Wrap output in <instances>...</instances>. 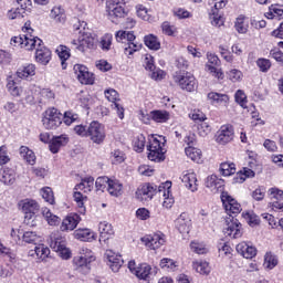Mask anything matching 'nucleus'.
Returning a JSON list of instances; mask_svg holds the SVG:
<instances>
[{
	"mask_svg": "<svg viewBox=\"0 0 283 283\" xmlns=\"http://www.w3.org/2000/svg\"><path fill=\"white\" fill-rule=\"evenodd\" d=\"M107 192L109 193V196H113L114 198L123 196V184H120L118 179H111Z\"/></svg>",
	"mask_w": 283,
	"mask_h": 283,
	"instance_id": "obj_39",
	"label": "nucleus"
},
{
	"mask_svg": "<svg viewBox=\"0 0 283 283\" xmlns=\"http://www.w3.org/2000/svg\"><path fill=\"white\" fill-rule=\"evenodd\" d=\"M234 28L239 34H247V32H249V21H247V17L239 15L234 22Z\"/></svg>",
	"mask_w": 283,
	"mask_h": 283,
	"instance_id": "obj_49",
	"label": "nucleus"
},
{
	"mask_svg": "<svg viewBox=\"0 0 283 283\" xmlns=\"http://www.w3.org/2000/svg\"><path fill=\"white\" fill-rule=\"evenodd\" d=\"M132 0H106L105 12L112 23H118L120 19H125L129 14L127 3Z\"/></svg>",
	"mask_w": 283,
	"mask_h": 283,
	"instance_id": "obj_2",
	"label": "nucleus"
},
{
	"mask_svg": "<svg viewBox=\"0 0 283 283\" xmlns=\"http://www.w3.org/2000/svg\"><path fill=\"white\" fill-rule=\"evenodd\" d=\"M99 242H107L114 234V228L106 221H102L98 224Z\"/></svg>",
	"mask_w": 283,
	"mask_h": 283,
	"instance_id": "obj_29",
	"label": "nucleus"
},
{
	"mask_svg": "<svg viewBox=\"0 0 283 283\" xmlns=\"http://www.w3.org/2000/svg\"><path fill=\"white\" fill-rule=\"evenodd\" d=\"M62 120L64 124L70 126L73 123H76V120H78V114H76L74 111H66L64 112Z\"/></svg>",
	"mask_w": 283,
	"mask_h": 283,
	"instance_id": "obj_62",
	"label": "nucleus"
},
{
	"mask_svg": "<svg viewBox=\"0 0 283 283\" xmlns=\"http://www.w3.org/2000/svg\"><path fill=\"white\" fill-rule=\"evenodd\" d=\"M268 197L270 198V200H272V202L283 200V190L275 187L270 188L268 190Z\"/></svg>",
	"mask_w": 283,
	"mask_h": 283,
	"instance_id": "obj_64",
	"label": "nucleus"
},
{
	"mask_svg": "<svg viewBox=\"0 0 283 283\" xmlns=\"http://www.w3.org/2000/svg\"><path fill=\"white\" fill-rule=\"evenodd\" d=\"M49 244L55 253H59L62 260H70L72 258V250L67 248V239L61 232H52Z\"/></svg>",
	"mask_w": 283,
	"mask_h": 283,
	"instance_id": "obj_5",
	"label": "nucleus"
},
{
	"mask_svg": "<svg viewBox=\"0 0 283 283\" xmlns=\"http://www.w3.org/2000/svg\"><path fill=\"white\" fill-rule=\"evenodd\" d=\"M220 200L229 218H238L242 213V205L233 196L229 195L228 191L221 192Z\"/></svg>",
	"mask_w": 283,
	"mask_h": 283,
	"instance_id": "obj_9",
	"label": "nucleus"
},
{
	"mask_svg": "<svg viewBox=\"0 0 283 283\" xmlns=\"http://www.w3.org/2000/svg\"><path fill=\"white\" fill-rule=\"evenodd\" d=\"M235 137V130L231 124L222 125L217 135V143L219 145H227Z\"/></svg>",
	"mask_w": 283,
	"mask_h": 283,
	"instance_id": "obj_22",
	"label": "nucleus"
},
{
	"mask_svg": "<svg viewBox=\"0 0 283 283\" xmlns=\"http://www.w3.org/2000/svg\"><path fill=\"white\" fill-rule=\"evenodd\" d=\"M40 193L43 198V200H45V202H48L49 205H54L55 199H54V191L52 190L51 187H44L40 190Z\"/></svg>",
	"mask_w": 283,
	"mask_h": 283,
	"instance_id": "obj_60",
	"label": "nucleus"
},
{
	"mask_svg": "<svg viewBox=\"0 0 283 283\" xmlns=\"http://www.w3.org/2000/svg\"><path fill=\"white\" fill-rule=\"evenodd\" d=\"M105 258L107 260V265L113 271V273H118L123 264H125L123 255L114 252L113 250H106Z\"/></svg>",
	"mask_w": 283,
	"mask_h": 283,
	"instance_id": "obj_17",
	"label": "nucleus"
},
{
	"mask_svg": "<svg viewBox=\"0 0 283 283\" xmlns=\"http://www.w3.org/2000/svg\"><path fill=\"white\" fill-rule=\"evenodd\" d=\"M171 181H166L158 188L159 193H163L164 197L163 207H165V209H171L176 202L174 193H171Z\"/></svg>",
	"mask_w": 283,
	"mask_h": 283,
	"instance_id": "obj_19",
	"label": "nucleus"
},
{
	"mask_svg": "<svg viewBox=\"0 0 283 283\" xmlns=\"http://www.w3.org/2000/svg\"><path fill=\"white\" fill-rule=\"evenodd\" d=\"M112 165H123L127 160V155L120 149H115L111 153Z\"/></svg>",
	"mask_w": 283,
	"mask_h": 283,
	"instance_id": "obj_54",
	"label": "nucleus"
},
{
	"mask_svg": "<svg viewBox=\"0 0 283 283\" xmlns=\"http://www.w3.org/2000/svg\"><path fill=\"white\" fill-rule=\"evenodd\" d=\"M42 216L45 218L48 224H50V227H59L61 224V218L54 213H52V211H50V209L45 208L42 211Z\"/></svg>",
	"mask_w": 283,
	"mask_h": 283,
	"instance_id": "obj_50",
	"label": "nucleus"
},
{
	"mask_svg": "<svg viewBox=\"0 0 283 283\" xmlns=\"http://www.w3.org/2000/svg\"><path fill=\"white\" fill-rule=\"evenodd\" d=\"M135 275L138 277V280H149L151 275V265L147 263H140L137 266V271H135Z\"/></svg>",
	"mask_w": 283,
	"mask_h": 283,
	"instance_id": "obj_42",
	"label": "nucleus"
},
{
	"mask_svg": "<svg viewBox=\"0 0 283 283\" xmlns=\"http://www.w3.org/2000/svg\"><path fill=\"white\" fill-rule=\"evenodd\" d=\"M94 190V177L87 176L81 179L80 184H76L73 188V200L77 206L78 213L85 216L87 209L85 203L87 201V195Z\"/></svg>",
	"mask_w": 283,
	"mask_h": 283,
	"instance_id": "obj_1",
	"label": "nucleus"
},
{
	"mask_svg": "<svg viewBox=\"0 0 283 283\" xmlns=\"http://www.w3.org/2000/svg\"><path fill=\"white\" fill-rule=\"evenodd\" d=\"M266 19H277L282 21L283 19V6L282 4H271L269 11L265 12Z\"/></svg>",
	"mask_w": 283,
	"mask_h": 283,
	"instance_id": "obj_40",
	"label": "nucleus"
},
{
	"mask_svg": "<svg viewBox=\"0 0 283 283\" xmlns=\"http://www.w3.org/2000/svg\"><path fill=\"white\" fill-rule=\"evenodd\" d=\"M44 129H59L63 125V114L55 107H49L42 115Z\"/></svg>",
	"mask_w": 283,
	"mask_h": 283,
	"instance_id": "obj_7",
	"label": "nucleus"
},
{
	"mask_svg": "<svg viewBox=\"0 0 283 283\" xmlns=\"http://www.w3.org/2000/svg\"><path fill=\"white\" fill-rule=\"evenodd\" d=\"M272 66L273 63H271V60L266 57H259L256 60V67H259L260 72H262L263 74H266V72H269Z\"/></svg>",
	"mask_w": 283,
	"mask_h": 283,
	"instance_id": "obj_59",
	"label": "nucleus"
},
{
	"mask_svg": "<svg viewBox=\"0 0 283 283\" xmlns=\"http://www.w3.org/2000/svg\"><path fill=\"white\" fill-rule=\"evenodd\" d=\"M181 181L189 191H196L198 189V176L196 172H187L182 176Z\"/></svg>",
	"mask_w": 283,
	"mask_h": 283,
	"instance_id": "obj_32",
	"label": "nucleus"
},
{
	"mask_svg": "<svg viewBox=\"0 0 283 283\" xmlns=\"http://www.w3.org/2000/svg\"><path fill=\"white\" fill-rule=\"evenodd\" d=\"M160 186L151 182H144L139 185L135 191V198L139 202H149V200H154L156 193H158V189Z\"/></svg>",
	"mask_w": 283,
	"mask_h": 283,
	"instance_id": "obj_10",
	"label": "nucleus"
},
{
	"mask_svg": "<svg viewBox=\"0 0 283 283\" xmlns=\"http://www.w3.org/2000/svg\"><path fill=\"white\" fill-rule=\"evenodd\" d=\"M73 237L80 242H94L96 240V233L88 228H80L74 230Z\"/></svg>",
	"mask_w": 283,
	"mask_h": 283,
	"instance_id": "obj_25",
	"label": "nucleus"
},
{
	"mask_svg": "<svg viewBox=\"0 0 283 283\" xmlns=\"http://www.w3.org/2000/svg\"><path fill=\"white\" fill-rule=\"evenodd\" d=\"M69 143L70 137L65 134L53 136L49 145V151H51V154H59V151H61V147H66Z\"/></svg>",
	"mask_w": 283,
	"mask_h": 283,
	"instance_id": "obj_23",
	"label": "nucleus"
},
{
	"mask_svg": "<svg viewBox=\"0 0 283 283\" xmlns=\"http://www.w3.org/2000/svg\"><path fill=\"white\" fill-rule=\"evenodd\" d=\"M115 39L117 43H129V41H136V34H134V31H123L119 30L115 34Z\"/></svg>",
	"mask_w": 283,
	"mask_h": 283,
	"instance_id": "obj_44",
	"label": "nucleus"
},
{
	"mask_svg": "<svg viewBox=\"0 0 283 283\" xmlns=\"http://www.w3.org/2000/svg\"><path fill=\"white\" fill-rule=\"evenodd\" d=\"M74 74L76 75L77 81L82 85H94V73L90 72V69L83 64H75L73 66Z\"/></svg>",
	"mask_w": 283,
	"mask_h": 283,
	"instance_id": "obj_14",
	"label": "nucleus"
},
{
	"mask_svg": "<svg viewBox=\"0 0 283 283\" xmlns=\"http://www.w3.org/2000/svg\"><path fill=\"white\" fill-rule=\"evenodd\" d=\"M35 38L36 36L34 35L20 34L11 38L10 44L13 45V48H22L23 50L31 51L32 46L34 45Z\"/></svg>",
	"mask_w": 283,
	"mask_h": 283,
	"instance_id": "obj_20",
	"label": "nucleus"
},
{
	"mask_svg": "<svg viewBox=\"0 0 283 283\" xmlns=\"http://www.w3.org/2000/svg\"><path fill=\"white\" fill-rule=\"evenodd\" d=\"M208 98L217 105H227V103H229V95L218 92L208 93Z\"/></svg>",
	"mask_w": 283,
	"mask_h": 283,
	"instance_id": "obj_46",
	"label": "nucleus"
},
{
	"mask_svg": "<svg viewBox=\"0 0 283 283\" xmlns=\"http://www.w3.org/2000/svg\"><path fill=\"white\" fill-rule=\"evenodd\" d=\"M242 218H244V220H247L248 224L250 227H258V224H260V217H258L255 213L253 212H242Z\"/></svg>",
	"mask_w": 283,
	"mask_h": 283,
	"instance_id": "obj_61",
	"label": "nucleus"
},
{
	"mask_svg": "<svg viewBox=\"0 0 283 283\" xmlns=\"http://www.w3.org/2000/svg\"><path fill=\"white\" fill-rule=\"evenodd\" d=\"M219 171H220L221 176L229 177V176H233V174H235L237 168L233 163L223 161L220 164Z\"/></svg>",
	"mask_w": 283,
	"mask_h": 283,
	"instance_id": "obj_52",
	"label": "nucleus"
},
{
	"mask_svg": "<svg viewBox=\"0 0 283 283\" xmlns=\"http://www.w3.org/2000/svg\"><path fill=\"white\" fill-rule=\"evenodd\" d=\"M206 70L218 81H224V71L220 66L206 65Z\"/></svg>",
	"mask_w": 283,
	"mask_h": 283,
	"instance_id": "obj_57",
	"label": "nucleus"
},
{
	"mask_svg": "<svg viewBox=\"0 0 283 283\" xmlns=\"http://www.w3.org/2000/svg\"><path fill=\"white\" fill-rule=\"evenodd\" d=\"M51 19H54L56 23H65L67 17L65 15V9L61 7H53L50 13Z\"/></svg>",
	"mask_w": 283,
	"mask_h": 283,
	"instance_id": "obj_48",
	"label": "nucleus"
},
{
	"mask_svg": "<svg viewBox=\"0 0 283 283\" xmlns=\"http://www.w3.org/2000/svg\"><path fill=\"white\" fill-rule=\"evenodd\" d=\"M185 154L187 158H190L192 163H197L198 165H201L202 163V150L197 147H186L185 148Z\"/></svg>",
	"mask_w": 283,
	"mask_h": 283,
	"instance_id": "obj_38",
	"label": "nucleus"
},
{
	"mask_svg": "<svg viewBox=\"0 0 283 283\" xmlns=\"http://www.w3.org/2000/svg\"><path fill=\"white\" fill-rule=\"evenodd\" d=\"M192 269L200 275H209L211 273V264L205 260L192 261Z\"/></svg>",
	"mask_w": 283,
	"mask_h": 283,
	"instance_id": "obj_34",
	"label": "nucleus"
},
{
	"mask_svg": "<svg viewBox=\"0 0 283 283\" xmlns=\"http://www.w3.org/2000/svg\"><path fill=\"white\" fill-rule=\"evenodd\" d=\"M7 90L11 94V96L19 97L23 94V87L18 86L17 82L12 80V77L8 78Z\"/></svg>",
	"mask_w": 283,
	"mask_h": 283,
	"instance_id": "obj_51",
	"label": "nucleus"
},
{
	"mask_svg": "<svg viewBox=\"0 0 283 283\" xmlns=\"http://www.w3.org/2000/svg\"><path fill=\"white\" fill-rule=\"evenodd\" d=\"M29 255H36V258L43 262V260H48V258H50V248L45 247V244L35 245L34 250L29 252Z\"/></svg>",
	"mask_w": 283,
	"mask_h": 283,
	"instance_id": "obj_36",
	"label": "nucleus"
},
{
	"mask_svg": "<svg viewBox=\"0 0 283 283\" xmlns=\"http://www.w3.org/2000/svg\"><path fill=\"white\" fill-rule=\"evenodd\" d=\"M226 76L231 83H240L242 82V78H244V74L238 69H231L226 73Z\"/></svg>",
	"mask_w": 283,
	"mask_h": 283,
	"instance_id": "obj_55",
	"label": "nucleus"
},
{
	"mask_svg": "<svg viewBox=\"0 0 283 283\" xmlns=\"http://www.w3.org/2000/svg\"><path fill=\"white\" fill-rule=\"evenodd\" d=\"M247 178H255V171L249 167H243L241 170L237 172L233 178L234 185H242V182L247 181Z\"/></svg>",
	"mask_w": 283,
	"mask_h": 283,
	"instance_id": "obj_30",
	"label": "nucleus"
},
{
	"mask_svg": "<svg viewBox=\"0 0 283 283\" xmlns=\"http://www.w3.org/2000/svg\"><path fill=\"white\" fill-rule=\"evenodd\" d=\"M34 74H36V65L34 64L22 65L17 71L18 78H22V80L32 78Z\"/></svg>",
	"mask_w": 283,
	"mask_h": 283,
	"instance_id": "obj_31",
	"label": "nucleus"
},
{
	"mask_svg": "<svg viewBox=\"0 0 283 283\" xmlns=\"http://www.w3.org/2000/svg\"><path fill=\"white\" fill-rule=\"evenodd\" d=\"M81 216L78 213L71 212L63 220L60 226V231L67 233L69 231H74L76 227L81 223Z\"/></svg>",
	"mask_w": 283,
	"mask_h": 283,
	"instance_id": "obj_18",
	"label": "nucleus"
},
{
	"mask_svg": "<svg viewBox=\"0 0 283 283\" xmlns=\"http://www.w3.org/2000/svg\"><path fill=\"white\" fill-rule=\"evenodd\" d=\"M177 229L179 233L185 235L191 231V219L187 212H182L177 219Z\"/></svg>",
	"mask_w": 283,
	"mask_h": 283,
	"instance_id": "obj_28",
	"label": "nucleus"
},
{
	"mask_svg": "<svg viewBox=\"0 0 283 283\" xmlns=\"http://www.w3.org/2000/svg\"><path fill=\"white\" fill-rule=\"evenodd\" d=\"M19 151L21 158H23L28 165H36V155L34 154V150L30 149L28 146H21Z\"/></svg>",
	"mask_w": 283,
	"mask_h": 283,
	"instance_id": "obj_37",
	"label": "nucleus"
},
{
	"mask_svg": "<svg viewBox=\"0 0 283 283\" xmlns=\"http://www.w3.org/2000/svg\"><path fill=\"white\" fill-rule=\"evenodd\" d=\"M167 138L163 135L151 136L147 146L148 160L153 163H163L165 160V154H167Z\"/></svg>",
	"mask_w": 283,
	"mask_h": 283,
	"instance_id": "obj_3",
	"label": "nucleus"
},
{
	"mask_svg": "<svg viewBox=\"0 0 283 283\" xmlns=\"http://www.w3.org/2000/svg\"><path fill=\"white\" fill-rule=\"evenodd\" d=\"M161 31L166 36H176V34H178V28H176V25L171 24L169 21L161 23Z\"/></svg>",
	"mask_w": 283,
	"mask_h": 283,
	"instance_id": "obj_56",
	"label": "nucleus"
},
{
	"mask_svg": "<svg viewBox=\"0 0 283 283\" xmlns=\"http://www.w3.org/2000/svg\"><path fill=\"white\" fill-rule=\"evenodd\" d=\"M159 266L163 271H167L168 273H176V271H178V262L169 258L161 259Z\"/></svg>",
	"mask_w": 283,
	"mask_h": 283,
	"instance_id": "obj_41",
	"label": "nucleus"
},
{
	"mask_svg": "<svg viewBox=\"0 0 283 283\" xmlns=\"http://www.w3.org/2000/svg\"><path fill=\"white\" fill-rule=\"evenodd\" d=\"M73 264L80 273H90V264H92V262L82 256H75L73 259Z\"/></svg>",
	"mask_w": 283,
	"mask_h": 283,
	"instance_id": "obj_43",
	"label": "nucleus"
},
{
	"mask_svg": "<svg viewBox=\"0 0 283 283\" xmlns=\"http://www.w3.org/2000/svg\"><path fill=\"white\" fill-rule=\"evenodd\" d=\"M72 45H75V50L78 52H87V50H96V39L92 36V33H84L78 40H73Z\"/></svg>",
	"mask_w": 283,
	"mask_h": 283,
	"instance_id": "obj_13",
	"label": "nucleus"
},
{
	"mask_svg": "<svg viewBox=\"0 0 283 283\" xmlns=\"http://www.w3.org/2000/svg\"><path fill=\"white\" fill-rule=\"evenodd\" d=\"M87 138H90V140L95 145H103V143H105V138H107L105 126H103L98 120L91 122L88 125Z\"/></svg>",
	"mask_w": 283,
	"mask_h": 283,
	"instance_id": "obj_11",
	"label": "nucleus"
},
{
	"mask_svg": "<svg viewBox=\"0 0 283 283\" xmlns=\"http://www.w3.org/2000/svg\"><path fill=\"white\" fill-rule=\"evenodd\" d=\"M172 81L184 92H196L198 90V80L189 71L179 70L172 74Z\"/></svg>",
	"mask_w": 283,
	"mask_h": 283,
	"instance_id": "obj_4",
	"label": "nucleus"
},
{
	"mask_svg": "<svg viewBox=\"0 0 283 283\" xmlns=\"http://www.w3.org/2000/svg\"><path fill=\"white\" fill-rule=\"evenodd\" d=\"M142 242H144L145 247L149 249L150 251H156L165 244V234H147L144 238H142Z\"/></svg>",
	"mask_w": 283,
	"mask_h": 283,
	"instance_id": "obj_21",
	"label": "nucleus"
},
{
	"mask_svg": "<svg viewBox=\"0 0 283 283\" xmlns=\"http://www.w3.org/2000/svg\"><path fill=\"white\" fill-rule=\"evenodd\" d=\"M105 98L109 101V103H113L115 109H117V116L123 120L125 118V108L118 104V101H120V95L118 94V91L114 88H108L104 92Z\"/></svg>",
	"mask_w": 283,
	"mask_h": 283,
	"instance_id": "obj_16",
	"label": "nucleus"
},
{
	"mask_svg": "<svg viewBox=\"0 0 283 283\" xmlns=\"http://www.w3.org/2000/svg\"><path fill=\"white\" fill-rule=\"evenodd\" d=\"M144 44L153 52H158L161 48L160 39H158V35H155L154 33H149L144 36Z\"/></svg>",
	"mask_w": 283,
	"mask_h": 283,
	"instance_id": "obj_33",
	"label": "nucleus"
},
{
	"mask_svg": "<svg viewBox=\"0 0 283 283\" xmlns=\"http://www.w3.org/2000/svg\"><path fill=\"white\" fill-rule=\"evenodd\" d=\"M55 54L61 61L62 70H67V61L72 56V50L67 45L60 44L55 50Z\"/></svg>",
	"mask_w": 283,
	"mask_h": 283,
	"instance_id": "obj_27",
	"label": "nucleus"
},
{
	"mask_svg": "<svg viewBox=\"0 0 283 283\" xmlns=\"http://www.w3.org/2000/svg\"><path fill=\"white\" fill-rule=\"evenodd\" d=\"M237 252L245 258V260H253L258 255V248L249 244L247 241L237 244Z\"/></svg>",
	"mask_w": 283,
	"mask_h": 283,
	"instance_id": "obj_24",
	"label": "nucleus"
},
{
	"mask_svg": "<svg viewBox=\"0 0 283 283\" xmlns=\"http://www.w3.org/2000/svg\"><path fill=\"white\" fill-rule=\"evenodd\" d=\"M223 233L227 238L238 240V238H242L244 229H242V223H240L238 219L226 217V228L223 229Z\"/></svg>",
	"mask_w": 283,
	"mask_h": 283,
	"instance_id": "obj_12",
	"label": "nucleus"
},
{
	"mask_svg": "<svg viewBox=\"0 0 283 283\" xmlns=\"http://www.w3.org/2000/svg\"><path fill=\"white\" fill-rule=\"evenodd\" d=\"M143 50V44L135 42V41H128L126 46L124 48V54L128 57L132 59L134 56L135 52H140Z\"/></svg>",
	"mask_w": 283,
	"mask_h": 283,
	"instance_id": "obj_47",
	"label": "nucleus"
},
{
	"mask_svg": "<svg viewBox=\"0 0 283 283\" xmlns=\"http://www.w3.org/2000/svg\"><path fill=\"white\" fill-rule=\"evenodd\" d=\"M171 119V113L167 109H154L150 111L149 113L145 111H139V120L144 125H151L153 123H157L159 125H163L165 123H169Z\"/></svg>",
	"mask_w": 283,
	"mask_h": 283,
	"instance_id": "obj_6",
	"label": "nucleus"
},
{
	"mask_svg": "<svg viewBox=\"0 0 283 283\" xmlns=\"http://www.w3.org/2000/svg\"><path fill=\"white\" fill-rule=\"evenodd\" d=\"M1 182L3 185H14L17 180V176L14 175V170L7 168L2 171V175L0 177Z\"/></svg>",
	"mask_w": 283,
	"mask_h": 283,
	"instance_id": "obj_53",
	"label": "nucleus"
},
{
	"mask_svg": "<svg viewBox=\"0 0 283 283\" xmlns=\"http://www.w3.org/2000/svg\"><path fill=\"white\" fill-rule=\"evenodd\" d=\"M112 41H114L112 33H106L101 38L99 45L103 52H109L112 50Z\"/></svg>",
	"mask_w": 283,
	"mask_h": 283,
	"instance_id": "obj_58",
	"label": "nucleus"
},
{
	"mask_svg": "<svg viewBox=\"0 0 283 283\" xmlns=\"http://www.w3.org/2000/svg\"><path fill=\"white\" fill-rule=\"evenodd\" d=\"M190 251L197 255H207L209 253V245L203 241L192 240L190 242Z\"/></svg>",
	"mask_w": 283,
	"mask_h": 283,
	"instance_id": "obj_35",
	"label": "nucleus"
},
{
	"mask_svg": "<svg viewBox=\"0 0 283 283\" xmlns=\"http://www.w3.org/2000/svg\"><path fill=\"white\" fill-rule=\"evenodd\" d=\"M32 50H35L34 59L35 63H39V65H48L50 61H52V51L45 46L43 40L39 36L34 38L31 51Z\"/></svg>",
	"mask_w": 283,
	"mask_h": 283,
	"instance_id": "obj_8",
	"label": "nucleus"
},
{
	"mask_svg": "<svg viewBox=\"0 0 283 283\" xmlns=\"http://www.w3.org/2000/svg\"><path fill=\"white\" fill-rule=\"evenodd\" d=\"M20 207L22 210V213H24V218L27 220H32L34 216L39 212L41 207L39 206V202L34 199H24L20 202Z\"/></svg>",
	"mask_w": 283,
	"mask_h": 283,
	"instance_id": "obj_15",
	"label": "nucleus"
},
{
	"mask_svg": "<svg viewBox=\"0 0 283 283\" xmlns=\"http://www.w3.org/2000/svg\"><path fill=\"white\" fill-rule=\"evenodd\" d=\"M147 143V138L144 134H138L133 139V149L137 151V154H143L145 151V145Z\"/></svg>",
	"mask_w": 283,
	"mask_h": 283,
	"instance_id": "obj_45",
	"label": "nucleus"
},
{
	"mask_svg": "<svg viewBox=\"0 0 283 283\" xmlns=\"http://www.w3.org/2000/svg\"><path fill=\"white\" fill-rule=\"evenodd\" d=\"M264 264L266 266V269H275L276 264H277V256L275 254H273L272 252H268L264 255Z\"/></svg>",
	"mask_w": 283,
	"mask_h": 283,
	"instance_id": "obj_63",
	"label": "nucleus"
},
{
	"mask_svg": "<svg viewBox=\"0 0 283 283\" xmlns=\"http://www.w3.org/2000/svg\"><path fill=\"white\" fill-rule=\"evenodd\" d=\"M206 187L217 193L218 191H224V180L219 178L217 175H210L206 179Z\"/></svg>",
	"mask_w": 283,
	"mask_h": 283,
	"instance_id": "obj_26",
	"label": "nucleus"
}]
</instances>
